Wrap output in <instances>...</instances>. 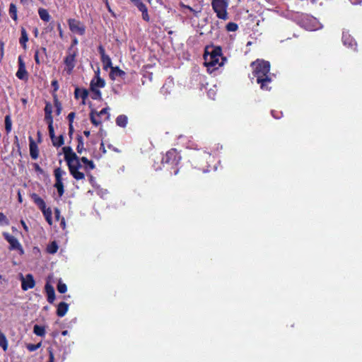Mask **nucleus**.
Returning <instances> with one entry per match:
<instances>
[{
	"label": "nucleus",
	"mask_w": 362,
	"mask_h": 362,
	"mask_svg": "<svg viewBox=\"0 0 362 362\" xmlns=\"http://www.w3.org/2000/svg\"><path fill=\"white\" fill-rule=\"evenodd\" d=\"M62 151L69 171L75 180L85 179V174L79 171V169L82 168L81 162L84 164L85 170L89 171L95 169V165L93 160H88L86 157L79 158L71 146H64L62 148Z\"/></svg>",
	"instance_id": "nucleus-1"
},
{
	"label": "nucleus",
	"mask_w": 362,
	"mask_h": 362,
	"mask_svg": "<svg viewBox=\"0 0 362 362\" xmlns=\"http://www.w3.org/2000/svg\"><path fill=\"white\" fill-rule=\"evenodd\" d=\"M254 68L252 74L257 78V83L260 85V88L263 90H268L269 84L272 82L270 76V64L267 61L257 59L251 63Z\"/></svg>",
	"instance_id": "nucleus-2"
},
{
	"label": "nucleus",
	"mask_w": 362,
	"mask_h": 362,
	"mask_svg": "<svg viewBox=\"0 0 362 362\" xmlns=\"http://www.w3.org/2000/svg\"><path fill=\"white\" fill-rule=\"evenodd\" d=\"M204 64L210 74L223 65L226 58L222 54L221 47H206L204 54Z\"/></svg>",
	"instance_id": "nucleus-3"
},
{
	"label": "nucleus",
	"mask_w": 362,
	"mask_h": 362,
	"mask_svg": "<svg viewBox=\"0 0 362 362\" xmlns=\"http://www.w3.org/2000/svg\"><path fill=\"white\" fill-rule=\"evenodd\" d=\"M190 160L195 168L206 173L214 169L215 158L209 153L202 149H197L190 154Z\"/></svg>",
	"instance_id": "nucleus-4"
},
{
	"label": "nucleus",
	"mask_w": 362,
	"mask_h": 362,
	"mask_svg": "<svg viewBox=\"0 0 362 362\" xmlns=\"http://www.w3.org/2000/svg\"><path fill=\"white\" fill-rule=\"evenodd\" d=\"M181 160V156L175 148H171L163 156L161 163L164 168L167 170H173V173L176 175L178 173L177 168Z\"/></svg>",
	"instance_id": "nucleus-5"
},
{
	"label": "nucleus",
	"mask_w": 362,
	"mask_h": 362,
	"mask_svg": "<svg viewBox=\"0 0 362 362\" xmlns=\"http://www.w3.org/2000/svg\"><path fill=\"white\" fill-rule=\"evenodd\" d=\"M211 6L218 18L223 20L228 18L227 12L228 2L227 0H212Z\"/></svg>",
	"instance_id": "nucleus-6"
},
{
	"label": "nucleus",
	"mask_w": 362,
	"mask_h": 362,
	"mask_svg": "<svg viewBox=\"0 0 362 362\" xmlns=\"http://www.w3.org/2000/svg\"><path fill=\"white\" fill-rule=\"evenodd\" d=\"M76 56L77 50L74 49L73 46H70L67 50V55L64 59V64L66 66V71L69 74L73 71L76 66Z\"/></svg>",
	"instance_id": "nucleus-7"
},
{
	"label": "nucleus",
	"mask_w": 362,
	"mask_h": 362,
	"mask_svg": "<svg viewBox=\"0 0 362 362\" xmlns=\"http://www.w3.org/2000/svg\"><path fill=\"white\" fill-rule=\"evenodd\" d=\"M64 175H66V172L61 168H57L54 169V175L55 177V183L54 187L57 189L59 197H62L64 193V187L62 178Z\"/></svg>",
	"instance_id": "nucleus-8"
},
{
	"label": "nucleus",
	"mask_w": 362,
	"mask_h": 362,
	"mask_svg": "<svg viewBox=\"0 0 362 362\" xmlns=\"http://www.w3.org/2000/svg\"><path fill=\"white\" fill-rule=\"evenodd\" d=\"M68 25L70 30L79 35H83L86 32V26L80 21L75 18L68 20Z\"/></svg>",
	"instance_id": "nucleus-9"
},
{
	"label": "nucleus",
	"mask_w": 362,
	"mask_h": 362,
	"mask_svg": "<svg viewBox=\"0 0 362 362\" xmlns=\"http://www.w3.org/2000/svg\"><path fill=\"white\" fill-rule=\"evenodd\" d=\"M103 115H107V119H109L110 115L108 113V108L105 107L100 112H96L95 110H92L90 112V119L91 123L98 127L102 123V120L100 119Z\"/></svg>",
	"instance_id": "nucleus-10"
},
{
	"label": "nucleus",
	"mask_w": 362,
	"mask_h": 362,
	"mask_svg": "<svg viewBox=\"0 0 362 362\" xmlns=\"http://www.w3.org/2000/svg\"><path fill=\"white\" fill-rule=\"evenodd\" d=\"M3 235L10 245V246H9L10 250H16L20 251L21 254L23 253V249L21 245L20 244L19 241L18 240V239L16 237L10 235L8 233H4Z\"/></svg>",
	"instance_id": "nucleus-11"
},
{
	"label": "nucleus",
	"mask_w": 362,
	"mask_h": 362,
	"mask_svg": "<svg viewBox=\"0 0 362 362\" xmlns=\"http://www.w3.org/2000/svg\"><path fill=\"white\" fill-rule=\"evenodd\" d=\"M18 69L16 74V77L20 80L27 81L28 78V73L25 68V62L21 56L18 58Z\"/></svg>",
	"instance_id": "nucleus-12"
},
{
	"label": "nucleus",
	"mask_w": 362,
	"mask_h": 362,
	"mask_svg": "<svg viewBox=\"0 0 362 362\" xmlns=\"http://www.w3.org/2000/svg\"><path fill=\"white\" fill-rule=\"evenodd\" d=\"M105 86V81L103 78H102L100 76V69H98L97 71H95V76L90 81V89L104 88Z\"/></svg>",
	"instance_id": "nucleus-13"
},
{
	"label": "nucleus",
	"mask_w": 362,
	"mask_h": 362,
	"mask_svg": "<svg viewBox=\"0 0 362 362\" xmlns=\"http://www.w3.org/2000/svg\"><path fill=\"white\" fill-rule=\"evenodd\" d=\"M47 57V49L42 47L35 51L34 59L36 64L40 65L45 62V59Z\"/></svg>",
	"instance_id": "nucleus-14"
},
{
	"label": "nucleus",
	"mask_w": 362,
	"mask_h": 362,
	"mask_svg": "<svg viewBox=\"0 0 362 362\" xmlns=\"http://www.w3.org/2000/svg\"><path fill=\"white\" fill-rule=\"evenodd\" d=\"M35 286V281L32 274H28L25 276V278L22 277L21 288L23 291L34 288Z\"/></svg>",
	"instance_id": "nucleus-15"
},
{
	"label": "nucleus",
	"mask_w": 362,
	"mask_h": 362,
	"mask_svg": "<svg viewBox=\"0 0 362 362\" xmlns=\"http://www.w3.org/2000/svg\"><path fill=\"white\" fill-rule=\"evenodd\" d=\"M45 290L47 293V301L50 304H52L55 300V291L54 287L49 282H47L45 286Z\"/></svg>",
	"instance_id": "nucleus-16"
},
{
	"label": "nucleus",
	"mask_w": 362,
	"mask_h": 362,
	"mask_svg": "<svg viewBox=\"0 0 362 362\" xmlns=\"http://www.w3.org/2000/svg\"><path fill=\"white\" fill-rule=\"evenodd\" d=\"M29 146H30V157L35 160L39 156V149L37 145L35 144L34 139L30 136L29 137Z\"/></svg>",
	"instance_id": "nucleus-17"
},
{
	"label": "nucleus",
	"mask_w": 362,
	"mask_h": 362,
	"mask_svg": "<svg viewBox=\"0 0 362 362\" xmlns=\"http://www.w3.org/2000/svg\"><path fill=\"white\" fill-rule=\"evenodd\" d=\"M342 41L344 45L356 49V42L355 40L347 33L342 35Z\"/></svg>",
	"instance_id": "nucleus-18"
},
{
	"label": "nucleus",
	"mask_w": 362,
	"mask_h": 362,
	"mask_svg": "<svg viewBox=\"0 0 362 362\" xmlns=\"http://www.w3.org/2000/svg\"><path fill=\"white\" fill-rule=\"evenodd\" d=\"M88 96V91L86 88H80L76 87L74 90V97L76 99L81 98L83 100V104H85V101Z\"/></svg>",
	"instance_id": "nucleus-19"
},
{
	"label": "nucleus",
	"mask_w": 362,
	"mask_h": 362,
	"mask_svg": "<svg viewBox=\"0 0 362 362\" xmlns=\"http://www.w3.org/2000/svg\"><path fill=\"white\" fill-rule=\"evenodd\" d=\"M28 34L24 27L21 28V37L19 38V43L23 49H27V42H28Z\"/></svg>",
	"instance_id": "nucleus-20"
},
{
	"label": "nucleus",
	"mask_w": 362,
	"mask_h": 362,
	"mask_svg": "<svg viewBox=\"0 0 362 362\" xmlns=\"http://www.w3.org/2000/svg\"><path fill=\"white\" fill-rule=\"evenodd\" d=\"M125 75L126 73L123 70L120 69L118 66H113L112 67L110 73V78L112 80H115L117 76L124 78Z\"/></svg>",
	"instance_id": "nucleus-21"
},
{
	"label": "nucleus",
	"mask_w": 362,
	"mask_h": 362,
	"mask_svg": "<svg viewBox=\"0 0 362 362\" xmlns=\"http://www.w3.org/2000/svg\"><path fill=\"white\" fill-rule=\"evenodd\" d=\"M69 310V305L65 302H61L58 304L57 308V315L58 317H64Z\"/></svg>",
	"instance_id": "nucleus-22"
},
{
	"label": "nucleus",
	"mask_w": 362,
	"mask_h": 362,
	"mask_svg": "<svg viewBox=\"0 0 362 362\" xmlns=\"http://www.w3.org/2000/svg\"><path fill=\"white\" fill-rule=\"evenodd\" d=\"M30 197L33 202L41 211L46 207L45 201L38 194L36 193H33Z\"/></svg>",
	"instance_id": "nucleus-23"
},
{
	"label": "nucleus",
	"mask_w": 362,
	"mask_h": 362,
	"mask_svg": "<svg viewBox=\"0 0 362 362\" xmlns=\"http://www.w3.org/2000/svg\"><path fill=\"white\" fill-rule=\"evenodd\" d=\"M38 14L41 20H42L45 22H49L51 19V16L49 14V12L45 8H40L38 9Z\"/></svg>",
	"instance_id": "nucleus-24"
},
{
	"label": "nucleus",
	"mask_w": 362,
	"mask_h": 362,
	"mask_svg": "<svg viewBox=\"0 0 362 362\" xmlns=\"http://www.w3.org/2000/svg\"><path fill=\"white\" fill-rule=\"evenodd\" d=\"M45 218L46 221L48 223L49 226L52 224V212L49 207H45L44 209L41 211Z\"/></svg>",
	"instance_id": "nucleus-25"
},
{
	"label": "nucleus",
	"mask_w": 362,
	"mask_h": 362,
	"mask_svg": "<svg viewBox=\"0 0 362 362\" xmlns=\"http://www.w3.org/2000/svg\"><path fill=\"white\" fill-rule=\"evenodd\" d=\"M100 59L103 65V69H105V71H107L109 68H110L111 69L112 67H113L111 58L108 55L103 58H100Z\"/></svg>",
	"instance_id": "nucleus-26"
},
{
	"label": "nucleus",
	"mask_w": 362,
	"mask_h": 362,
	"mask_svg": "<svg viewBox=\"0 0 362 362\" xmlns=\"http://www.w3.org/2000/svg\"><path fill=\"white\" fill-rule=\"evenodd\" d=\"M127 117L124 115H120L116 118L117 125L121 127H125L127 124Z\"/></svg>",
	"instance_id": "nucleus-27"
},
{
	"label": "nucleus",
	"mask_w": 362,
	"mask_h": 362,
	"mask_svg": "<svg viewBox=\"0 0 362 362\" xmlns=\"http://www.w3.org/2000/svg\"><path fill=\"white\" fill-rule=\"evenodd\" d=\"M76 140L78 142L76 151L79 154H81L83 151H86L84 148L83 139L81 135H77Z\"/></svg>",
	"instance_id": "nucleus-28"
},
{
	"label": "nucleus",
	"mask_w": 362,
	"mask_h": 362,
	"mask_svg": "<svg viewBox=\"0 0 362 362\" xmlns=\"http://www.w3.org/2000/svg\"><path fill=\"white\" fill-rule=\"evenodd\" d=\"M0 347L3 349L4 351L8 349V340L6 335L0 329Z\"/></svg>",
	"instance_id": "nucleus-29"
},
{
	"label": "nucleus",
	"mask_w": 362,
	"mask_h": 362,
	"mask_svg": "<svg viewBox=\"0 0 362 362\" xmlns=\"http://www.w3.org/2000/svg\"><path fill=\"white\" fill-rule=\"evenodd\" d=\"M8 12L11 18L16 21L18 20L17 8L14 4L11 3L10 4Z\"/></svg>",
	"instance_id": "nucleus-30"
},
{
	"label": "nucleus",
	"mask_w": 362,
	"mask_h": 362,
	"mask_svg": "<svg viewBox=\"0 0 362 362\" xmlns=\"http://www.w3.org/2000/svg\"><path fill=\"white\" fill-rule=\"evenodd\" d=\"M33 332L39 337H44L45 335V329L42 326L35 325L33 327Z\"/></svg>",
	"instance_id": "nucleus-31"
},
{
	"label": "nucleus",
	"mask_w": 362,
	"mask_h": 362,
	"mask_svg": "<svg viewBox=\"0 0 362 362\" xmlns=\"http://www.w3.org/2000/svg\"><path fill=\"white\" fill-rule=\"evenodd\" d=\"M12 129V122L11 119V116L9 115L5 117V130L6 134H8L11 132Z\"/></svg>",
	"instance_id": "nucleus-32"
},
{
	"label": "nucleus",
	"mask_w": 362,
	"mask_h": 362,
	"mask_svg": "<svg viewBox=\"0 0 362 362\" xmlns=\"http://www.w3.org/2000/svg\"><path fill=\"white\" fill-rule=\"evenodd\" d=\"M58 245L55 241L52 242L50 244L47 245V251L49 254H54L58 250Z\"/></svg>",
	"instance_id": "nucleus-33"
},
{
	"label": "nucleus",
	"mask_w": 362,
	"mask_h": 362,
	"mask_svg": "<svg viewBox=\"0 0 362 362\" xmlns=\"http://www.w3.org/2000/svg\"><path fill=\"white\" fill-rule=\"evenodd\" d=\"M90 90L92 92L90 97L93 100H100L102 99V93L99 89L94 88Z\"/></svg>",
	"instance_id": "nucleus-34"
},
{
	"label": "nucleus",
	"mask_w": 362,
	"mask_h": 362,
	"mask_svg": "<svg viewBox=\"0 0 362 362\" xmlns=\"http://www.w3.org/2000/svg\"><path fill=\"white\" fill-rule=\"evenodd\" d=\"M52 145L55 147L62 146L64 143V136L61 134L58 137L56 136V139L52 141Z\"/></svg>",
	"instance_id": "nucleus-35"
},
{
	"label": "nucleus",
	"mask_w": 362,
	"mask_h": 362,
	"mask_svg": "<svg viewBox=\"0 0 362 362\" xmlns=\"http://www.w3.org/2000/svg\"><path fill=\"white\" fill-rule=\"evenodd\" d=\"M54 107L56 108V111H55L56 112V115H59L61 114L62 107L61 103L57 99L56 95L54 97Z\"/></svg>",
	"instance_id": "nucleus-36"
},
{
	"label": "nucleus",
	"mask_w": 362,
	"mask_h": 362,
	"mask_svg": "<svg viewBox=\"0 0 362 362\" xmlns=\"http://www.w3.org/2000/svg\"><path fill=\"white\" fill-rule=\"evenodd\" d=\"M132 3L137 7V8L141 12L148 9L147 6L142 1H141L140 0H134Z\"/></svg>",
	"instance_id": "nucleus-37"
},
{
	"label": "nucleus",
	"mask_w": 362,
	"mask_h": 362,
	"mask_svg": "<svg viewBox=\"0 0 362 362\" xmlns=\"http://www.w3.org/2000/svg\"><path fill=\"white\" fill-rule=\"evenodd\" d=\"M226 28L228 32H235L238 29V25L235 23L230 22L226 25Z\"/></svg>",
	"instance_id": "nucleus-38"
},
{
	"label": "nucleus",
	"mask_w": 362,
	"mask_h": 362,
	"mask_svg": "<svg viewBox=\"0 0 362 362\" xmlns=\"http://www.w3.org/2000/svg\"><path fill=\"white\" fill-rule=\"evenodd\" d=\"M57 288L60 293H64L67 291L66 285L64 283H62L61 281H59Z\"/></svg>",
	"instance_id": "nucleus-39"
},
{
	"label": "nucleus",
	"mask_w": 362,
	"mask_h": 362,
	"mask_svg": "<svg viewBox=\"0 0 362 362\" xmlns=\"http://www.w3.org/2000/svg\"><path fill=\"white\" fill-rule=\"evenodd\" d=\"M41 345H42L41 342H40L37 344H27L26 348L29 351L33 352V351H35L37 349H38L41 346Z\"/></svg>",
	"instance_id": "nucleus-40"
},
{
	"label": "nucleus",
	"mask_w": 362,
	"mask_h": 362,
	"mask_svg": "<svg viewBox=\"0 0 362 362\" xmlns=\"http://www.w3.org/2000/svg\"><path fill=\"white\" fill-rule=\"evenodd\" d=\"M8 224L9 221L7 217L2 212H0V226H8Z\"/></svg>",
	"instance_id": "nucleus-41"
},
{
	"label": "nucleus",
	"mask_w": 362,
	"mask_h": 362,
	"mask_svg": "<svg viewBox=\"0 0 362 362\" xmlns=\"http://www.w3.org/2000/svg\"><path fill=\"white\" fill-rule=\"evenodd\" d=\"M48 131H49V134L51 140L54 141V139H56V136L54 134V129L53 125L48 126Z\"/></svg>",
	"instance_id": "nucleus-42"
},
{
	"label": "nucleus",
	"mask_w": 362,
	"mask_h": 362,
	"mask_svg": "<svg viewBox=\"0 0 362 362\" xmlns=\"http://www.w3.org/2000/svg\"><path fill=\"white\" fill-rule=\"evenodd\" d=\"M47 351L49 353V361L48 362H54V356L52 348L48 347Z\"/></svg>",
	"instance_id": "nucleus-43"
},
{
	"label": "nucleus",
	"mask_w": 362,
	"mask_h": 362,
	"mask_svg": "<svg viewBox=\"0 0 362 362\" xmlns=\"http://www.w3.org/2000/svg\"><path fill=\"white\" fill-rule=\"evenodd\" d=\"M52 107L50 103H47L45 107V115H52Z\"/></svg>",
	"instance_id": "nucleus-44"
},
{
	"label": "nucleus",
	"mask_w": 362,
	"mask_h": 362,
	"mask_svg": "<svg viewBox=\"0 0 362 362\" xmlns=\"http://www.w3.org/2000/svg\"><path fill=\"white\" fill-rule=\"evenodd\" d=\"M45 120L49 125H53V117L52 115H45Z\"/></svg>",
	"instance_id": "nucleus-45"
},
{
	"label": "nucleus",
	"mask_w": 362,
	"mask_h": 362,
	"mask_svg": "<svg viewBox=\"0 0 362 362\" xmlns=\"http://www.w3.org/2000/svg\"><path fill=\"white\" fill-rule=\"evenodd\" d=\"M98 49L99 54H100V58H103V57L107 56V54H105V48L103 47V45H99Z\"/></svg>",
	"instance_id": "nucleus-46"
},
{
	"label": "nucleus",
	"mask_w": 362,
	"mask_h": 362,
	"mask_svg": "<svg viewBox=\"0 0 362 362\" xmlns=\"http://www.w3.org/2000/svg\"><path fill=\"white\" fill-rule=\"evenodd\" d=\"M141 13H142V18L145 21L148 22L149 20H150V18H149V16H148V9H146L145 11H143Z\"/></svg>",
	"instance_id": "nucleus-47"
},
{
	"label": "nucleus",
	"mask_w": 362,
	"mask_h": 362,
	"mask_svg": "<svg viewBox=\"0 0 362 362\" xmlns=\"http://www.w3.org/2000/svg\"><path fill=\"white\" fill-rule=\"evenodd\" d=\"M76 116V114L74 112H70L69 115H68V120H69V124H73V122H74V117Z\"/></svg>",
	"instance_id": "nucleus-48"
},
{
	"label": "nucleus",
	"mask_w": 362,
	"mask_h": 362,
	"mask_svg": "<svg viewBox=\"0 0 362 362\" xmlns=\"http://www.w3.org/2000/svg\"><path fill=\"white\" fill-rule=\"evenodd\" d=\"M33 168L37 173H39L40 174H42L44 172L42 168L37 163L33 164Z\"/></svg>",
	"instance_id": "nucleus-49"
},
{
	"label": "nucleus",
	"mask_w": 362,
	"mask_h": 362,
	"mask_svg": "<svg viewBox=\"0 0 362 362\" xmlns=\"http://www.w3.org/2000/svg\"><path fill=\"white\" fill-rule=\"evenodd\" d=\"M52 87L54 88V91H57L59 89V84L57 80H54L51 83Z\"/></svg>",
	"instance_id": "nucleus-50"
},
{
	"label": "nucleus",
	"mask_w": 362,
	"mask_h": 362,
	"mask_svg": "<svg viewBox=\"0 0 362 362\" xmlns=\"http://www.w3.org/2000/svg\"><path fill=\"white\" fill-rule=\"evenodd\" d=\"M4 42H0V61H1L4 57Z\"/></svg>",
	"instance_id": "nucleus-51"
},
{
	"label": "nucleus",
	"mask_w": 362,
	"mask_h": 362,
	"mask_svg": "<svg viewBox=\"0 0 362 362\" xmlns=\"http://www.w3.org/2000/svg\"><path fill=\"white\" fill-rule=\"evenodd\" d=\"M74 127L73 124H69V135L70 137H71L72 134H74Z\"/></svg>",
	"instance_id": "nucleus-52"
},
{
	"label": "nucleus",
	"mask_w": 362,
	"mask_h": 362,
	"mask_svg": "<svg viewBox=\"0 0 362 362\" xmlns=\"http://www.w3.org/2000/svg\"><path fill=\"white\" fill-rule=\"evenodd\" d=\"M54 214H55V218L57 220H59V216H60V211L59 209L56 208L54 209Z\"/></svg>",
	"instance_id": "nucleus-53"
},
{
	"label": "nucleus",
	"mask_w": 362,
	"mask_h": 362,
	"mask_svg": "<svg viewBox=\"0 0 362 362\" xmlns=\"http://www.w3.org/2000/svg\"><path fill=\"white\" fill-rule=\"evenodd\" d=\"M105 6H106V8H107V11H109V13H111L112 16L115 17V13L113 12V11L112 10V8H111V7H110V4H107V5H106Z\"/></svg>",
	"instance_id": "nucleus-54"
},
{
	"label": "nucleus",
	"mask_w": 362,
	"mask_h": 362,
	"mask_svg": "<svg viewBox=\"0 0 362 362\" xmlns=\"http://www.w3.org/2000/svg\"><path fill=\"white\" fill-rule=\"evenodd\" d=\"M100 150L103 152V154L106 153V149L103 141H102L100 144Z\"/></svg>",
	"instance_id": "nucleus-55"
},
{
	"label": "nucleus",
	"mask_w": 362,
	"mask_h": 362,
	"mask_svg": "<svg viewBox=\"0 0 362 362\" xmlns=\"http://www.w3.org/2000/svg\"><path fill=\"white\" fill-rule=\"evenodd\" d=\"M350 2L354 5H357L360 3H361L362 0H349Z\"/></svg>",
	"instance_id": "nucleus-56"
},
{
	"label": "nucleus",
	"mask_w": 362,
	"mask_h": 362,
	"mask_svg": "<svg viewBox=\"0 0 362 362\" xmlns=\"http://www.w3.org/2000/svg\"><path fill=\"white\" fill-rule=\"evenodd\" d=\"M21 224H22L23 228L27 231L28 230V226H26L25 223L23 221H21Z\"/></svg>",
	"instance_id": "nucleus-57"
},
{
	"label": "nucleus",
	"mask_w": 362,
	"mask_h": 362,
	"mask_svg": "<svg viewBox=\"0 0 362 362\" xmlns=\"http://www.w3.org/2000/svg\"><path fill=\"white\" fill-rule=\"evenodd\" d=\"M90 131H88V130H86V131H84V132H83V134H84L86 137H88V136H90Z\"/></svg>",
	"instance_id": "nucleus-58"
},
{
	"label": "nucleus",
	"mask_w": 362,
	"mask_h": 362,
	"mask_svg": "<svg viewBox=\"0 0 362 362\" xmlns=\"http://www.w3.org/2000/svg\"><path fill=\"white\" fill-rule=\"evenodd\" d=\"M78 44V40L76 38H74L73 40H72V45L71 46H74L75 45H77Z\"/></svg>",
	"instance_id": "nucleus-59"
},
{
	"label": "nucleus",
	"mask_w": 362,
	"mask_h": 362,
	"mask_svg": "<svg viewBox=\"0 0 362 362\" xmlns=\"http://www.w3.org/2000/svg\"><path fill=\"white\" fill-rule=\"evenodd\" d=\"M58 29L59 30V35L60 37H62V30L61 29V25L58 24Z\"/></svg>",
	"instance_id": "nucleus-60"
},
{
	"label": "nucleus",
	"mask_w": 362,
	"mask_h": 362,
	"mask_svg": "<svg viewBox=\"0 0 362 362\" xmlns=\"http://www.w3.org/2000/svg\"><path fill=\"white\" fill-rule=\"evenodd\" d=\"M18 202L21 203L22 202V197H21L20 192H18Z\"/></svg>",
	"instance_id": "nucleus-61"
},
{
	"label": "nucleus",
	"mask_w": 362,
	"mask_h": 362,
	"mask_svg": "<svg viewBox=\"0 0 362 362\" xmlns=\"http://www.w3.org/2000/svg\"><path fill=\"white\" fill-rule=\"evenodd\" d=\"M15 144H16L17 146H19L18 138L17 136H15Z\"/></svg>",
	"instance_id": "nucleus-62"
},
{
	"label": "nucleus",
	"mask_w": 362,
	"mask_h": 362,
	"mask_svg": "<svg viewBox=\"0 0 362 362\" xmlns=\"http://www.w3.org/2000/svg\"><path fill=\"white\" fill-rule=\"evenodd\" d=\"M62 334L63 336H66V335H67V334H68V331H67V330H64V331H62Z\"/></svg>",
	"instance_id": "nucleus-63"
},
{
	"label": "nucleus",
	"mask_w": 362,
	"mask_h": 362,
	"mask_svg": "<svg viewBox=\"0 0 362 362\" xmlns=\"http://www.w3.org/2000/svg\"><path fill=\"white\" fill-rule=\"evenodd\" d=\"M34 33H35V36L37 37V33H38V30H37V28H35Z\"/></svg>",
	"instance_id": "nucleus-64"
}]
</instances>
